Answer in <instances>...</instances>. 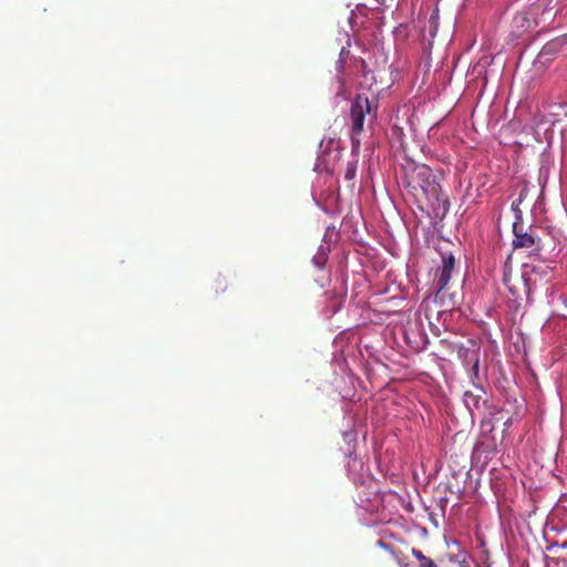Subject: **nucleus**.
Returning a JSON list of instances; mask_svg holds the SVG:
<instances>
[{
	"instance_id": "nucleus-1",
	"label": "nucleus",
	"mask_w": 567,
	"mask_h": 567,
	"mask_svg": "<svg viewBox=\"0 0 567 567\" xmlns=\"http://www.w3.org/2000/svg\"><path fill=\"white\" fill-rule=\"evenodd\" d=\"M374 120L377 117V105L373 107L372 101L364 94H357L350 106V140L352 151L360 147V134L363 132L365 118Z\"/></svg>"
},
{
	"instance_id": "nucleus-10",
	"label": "nucleus",
	"mask_w": 567,
	"mask_h": 567,
	"mask_svg": "<svg viewBox=\"0 0 567 567\" xmlns=\"http://www.w3.org/2000/svg\"><path fill=\"white\" fill-rule=\"evenodd\" d=\"M355 175V166L351 163L348 164L347 171H346V178L352 179Z\"/></svg>"
},
{
	"instance_id": "nucleus-3",
	"label": "nucleus",
	"mask_w": 567,
	"mask_h": 567,
	"mask_svg": "<svg viewBox=\"0 0 567 567\" xmlns=\"http://www.w3.org/2000/svg\"><path fill=\"white\" fill-rule=\"evenodd\" d=\"M443 265L436 274V292H441L450 282L451 274L455 266V259L453 255L443 256Z\"/></svg>"
},
{
	"instance_id": "nucleus-8",
	"label": "nucleus",
	"mask_w": 567,
	"mask_h": 567,
	"mask_svg": "<svg viewBox=\"0 0 567 567\" xmlns=\"http://www.w3.org/2000/svg\"><path fill=\"white\" fill-rule=\"evenodd\" d=\"M377 546L382 548V549H384V550H386V551H389L394 557V559L398 561V564L400 566H402V567H406V566L411 567V565L410 564H405L403 561V558H401L400 555L389 544H386L384 540L379 539L377 542Z\"/></svg>"
},
{
	"instance_id": "nucleus-5",
	"label": "nucleus",
	"mask_w": 567,
	"mask_h": 567,
	"mask_svg": "<svg viewBox=\"0 0 567 567\" xmlns=\"http://www.w3.org/2000/svg\"><path fill=\"white\" fill-rule=\"evenodd\" d=\"M484 393V389L478 384L474 385V390L465 391L463 400L467 409L471 411L473 409H478Z\"/></svg>"
},
{
	"instance_id": "nucleus-6",
	"label": "nucleus",
	"mask_w": 567,
	"mask_h": 567,
	"mask_svg": "<svg viewBox=\"0 0 567 567\" xmlns=\"http://www.w3.org/2000/svg\"><path fill=\"white\" fill-rule=\"evenodd\" d=\"M514 235L513 245L515 248H529L535 244L534 237L527 233H518L516 225H514Z\"/></svg>"
},
{
	"instance_id": "nucleus-9",
	"label": "nucleus",
	"mask_w": 567,
	"mask_h": 567,
	"mask_svg": "<svg viewBox=\"0 0 567 567\" xmlns=\"http://www.w3.org/2000/svg\"><path fill=\"white\" fill-rule=\"evenodd\" d=\"M471 359H472V361H471V364H470L471 365V375H470V378H471L472 383L475 385L476 381L480 380V375H478V373H480V357L474 358L472 355Z\"/></svg>"
},
{
	"instance_id": "nucleus-2",
	"label": "nucleus",
	"mask_w": 567,
	"mask_h": 567,
	"mask_svg": "<svg viewBox=\"0 0 567 567\" xmlns=\"http://www.w3.org/2000/svg\"><path fill=\"white\" fill-rule=\"evenodd\" d=\"M409 186L414 190H421L422 194L437 195V185L434 182L432 169L426 166H417L410 175Z\"/></svg>"
},
{
	"instance_id": "nucleus-4",
	"label": "nucleus",
	"mask_w": 567,
	"mask_h": 567,
	"mask_svg": "<svg viewBox=\"0 0 567 567\" xmlns=\"http://www.w3.org/2000/svg\"><path fill=\"white\" fill-rule=\"evenodd\" d=\"M535 21L529 17L527 12L517 13L512 21L513 33L517 37L528 31Z\"/></svg>"
},
{
	"instance_id": "nucleus-7",
	"label": "nucleus",
	"mask_w": 567,
	"mask_h": 567,
	"mask_svg": "<svg viewBox=\"0 0 567 567\" xmlns=\"http://www.w3.org/2000/svg\"><path fill=\"white\" fill-rule=\"evenodd\" d=\"M472 355L474 358L480 357L478 352L476 350H474V349L471 350V349H467V348H465L463 346H458L457 347V358L463 362V364L465 367H468L471 364Z\"/></svg>"
}]
</instances>
